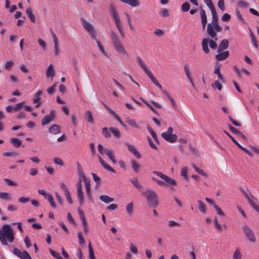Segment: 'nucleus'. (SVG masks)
<instances>
[{"label": "nucleus", "instance_id": "obj_1", "mask_svg": "<svg viewBox=\"0 0 259 259\" xmlns=\"http://www.w3.org/2000/svg\"><path fill=\"white\" fill-rule=\"evenodd\" d=\"M3 230H0V241L3 245H8V242L12 243L14 239V233L13 229L9 225H4Z\"/></svg>", "mask_w": 259, "mask_h": 259}, {"label": "nucleus", "instance_id": "obj_2", "mask_svg": "<svg viewBox=\"0 0 259 259\" xmlns=\"http://www.w3.org/2000/svg\"><path fill=\"white\" fill-rule=\"evenodd\" d=\"M143 195L147 198L150 206L156 207L158 206L159 204L158 196L154 191L148 189L143 193Z\"/></svg>", "mask_w": 259, "mask_h": 259}, {"label": "nucleus", "instance_id": "obj_3", "mask_svg": "<svg viewBox=\"0 0 259 259\" xmlns=\"http://www.w3.org/2000/svg\"><path fill=\"white\" fill-rule=\"evenodd\" d=\"M109 9L110 14L115 22L116 26L121 36L123 37L124 35L123 28L122 26L119 15L116 10L114 5L113 4H111L110 5Z\"/></svg>", "mask_w": 259, "mask_h": 259}, {"label": "nucleus", "instance_id": "obj_4", "mask_svg": "<svg viewBox=\"0 0 259 259\" xmlns=\"http://www.w3.org/2000/svg\"><path fill=\"white\" fill-rule=\"evenodd\" d=\"M111 38L116 51L119 53H120V55H125L126 56H128L125 49L120 42L118 36L116 33L113 31L111 32Z\"/></svg>", "mask_w": 259, "mask_h": 259}, {"label": "nucleus", "instance_id": "obj_5", "mask_svg": "<svg viewBox=\"0 0 259 259\" xmlns=\"http://www.w3.org/2000/svg\"><path fill=\"white\" fill-rule=\"evenodd\" d=\"M222 29V28L220 25L215 24L208 23L207 26V33L208 35L212 39L215 40H218L217 32H220Z\"/></svg>", "mask_w": 259, "mask_h": 259}, {"label": "nucleus", "instance_id": "obj_6", "mask_svg": "<svg viewBox=\"0 0 259 259\" xmlns=\"http://www.w3.org/2000/svg\"><path fill=\"white\" fill-rule=\"evenodd\" d=\"M172 132L173 128L170 126L168 128L167 132L162 133L161 137L166 141L174 143L177 141L178 137L177 135L173 134Z\"/></svg>", "mask_w": 259, "mask_h": 259}, {"label": "nucleus", "instance_id": "obj_7", "mask_svg": "<svg viewBox=\"0 0 259 259\" xmlns=\"http://www.w3.org/2000/svg\"><path fill=\"white\" fill-rule=\"evenodd\" d=\"M80 21L83 28L89 32L94 39H96V33L92 24L83 18H80Z\"/></svg>", "mask_w": 259, "mask_h": 259}, {"label": "nucleus", "instance_id": "obj_8", "mask_svg": "<svg viewBox=\"0 0 259 259\" xmlns=\"http://www.w3.org/2000/svg\"><path fill=\"white\" fill-rule=\"evenodd\" d=\"M153 173L156 174V175L159 176L161 179L164 180L165 181V182L167 183V184L171 186H176L177 185V183L175 180L167 176L166 175L163 174L161 172L153 171ZM170 189L171 190H174V188L172 187H171Z\"/></svg>", "mask_w": 259, "mask_h": 259}, {"label": "nucleus", "instance_id": "obj_9", "mask_svg": "<svg viewBox=\"0 0 259 259\" xmlns=\"http://www.w3.org/2000/svg\"><path fill=\"white\" fill-rule=\"evenodd\" d=\"M242 229L247 239L251 242H255L256 238L253 231L246 225Z\"/></svg>", "mask_w": 259, "mask_h": 259}, {"label": "nucleus", "instance_id": "obj_10", "mask_svg": "<svg viewBox=\"0 0 259 259\" xmlns=\"http://www.w3.org/2000/svg\"><path fill=\"white\" fill-rule=\"evenodd\" d=\"M77 191V198L79 200V205L82 206L84 202L83 193L82 190L81 180L80 179L76 185Z\"/></svg>", "mask_w": 259, "mask_h": 259}, {"label": "nucleus", "instance_id": "obj_11", "mask_svg": "<svg viewBox=\"0 0 259 259\" xmlns=\"http://www.w3.org/2000/svg\"><path fill=\"white\" fill-rule=\"evenodd\" d=\"M224 132L231 139L232 142L235 144L240 149L244 151L246 154L249 155L250 157H252L253 153L250 152L247 149L242 146L229 133L226 131H224Z\"/></svg>", "mask_w": 259, "mask_h": 259}, {"label": "nucleus", "instance_id": "obj_12", "mask_svg": "<svg viewBox=\"0 0 259 259\" xmlns=\"http://www.w3.org/2000/svg\"><path fill=\"white\" fill-rule=\"evenodd\" d=\"M140 100L145 104H146L149 108H150L153 112H155L156 109L161 108V106L157 102H154L153 101L146 102L142 98H140Z\"/></svg>", "mask_w": 259, "mask_h": 259}, {"label": "nucleus", "instance_id": "obj_13", "mask_svg": "<svg viewBox=\"0 0 259 259\" xmlns=\"http://www.w3.org/2000/svg\"><path fill=\"white\" fill-rule=\"evenodd\" d=\"M128 150L131 152L138 159L141 158V155L140 152L137 150L135 147L128 143L126 144Z\"/></svg>", "mask_w": 259, "mask_h": 259}, {"label": "nucleus", "instance_id": "obj_14", "mask_svg": "<svg viewBox=\"0 0 259 259\" xmlns=\"http://www.w3.org/2000/svg\"><path fill=\"white\" fill-rule=\"evenodd\" d=\"M229 47V40L227 39H223L220 44L218 49V53H221L224 50H226Z\"/></svg>", "mask_w": 259, "mask_h": 259}, {"label": "nucleus", "instance_id": "obj_15", "mask_svg": "<svg viewBox=\"0 0 259 259\" xmlns=\"http://www.w3.org/2000/svg\"><path fill=\"white\" fill-rule=\"evenodd\" d=\"M56 114L46 115L41 120V124L42 126L49 124L51 121L54 120Z\"/></svg>", "mask_w": 259, "mask_h": 259}, {"label": "nucleus", "instance_id": "obj_16", "mask_svg": "<svg viewBox=\"0 0 259 259\" xmlns=\"http://www.w3.org/2000/svg\"><path fill=\"white\" fill-rule=\"evenodd\" d=\"M61 127L60 125L54 124L49 128V132L50 134L57 135L61 132Z\"/></svg>", "mask_w": 259, "mask_h": 259}, {"label": "nucleus", "instance_id": "obj_17", "mask_svg": "<svg viewBox=\"0 0 259 259\" xmlns=\"http://www.w3.org/2000/svg\"><path fill=\"white\" fill-rule=\"evenodd\" d=\"M215 58L218 61H223L226 59L229 56V52L228 51H223L221 53H218Z\"/></svg>", "mask_w": 259, "mask_h": 259}, {"label": "nucleus", "instance_id": "obj_18", "mask_svg": "<svg viewBox=\"0 0 259 259\" xmlns=\"http://www.w3.org/2000/svg\"><path fill=\"white\" fill-rule=\"evenodd\" d=\"M200 14L201 19V22L202 24V28H203V29H205L206 25L207 22V17H206V15L205 10H203V9H201Z\"/></svg>", "mask_w": 259, "mask_h": 259}, {"label": "nucleus", "instance_id": "obj_19", "mask_svg": "<svg viewBox=\"0 0 259 259\" xmlns=\"http://www.w3.org/2000/svg\"><path fill=\"white\" fill-rule=\"evenodd\" d=\"M162 93L164 97L167 99L172 107L176 108L177 107V104L171 95L165 90H162Z\"/></svg>", "mask_w": 259, "mask_h": 259}, {"label": "nucleus", "instance_id": "obj_20", "mask_svg": "<svg viewBox=\"0 0 259 259\" xmlns=\"http://www.w3.org/2000/svg\"><path fill=\"white\" fill-rule=\"evenodd\" d=\"M99 162L103 166V167L105 168L106 170L110 171L112 172L115 173L116 171L111 167L109 164H108L102 158L101 156H99L98 157Z\"/></svg>", "mask_w": 259, "mask_h": 259}, {"label": "nucleus", "instance_id": "obj_21", "mask_svg": "<svg viewBox=\"0 0 259 259\" xmlns=\"http://www.w3.org/2000/svg\"><path fill=\"white\" fill-rule=\"evenodd\" d=\"M42 93V91L38 90L34 95V98L33 99V103L36 105V107H38L41 102H40V95Z\"/></svg>", "mask_w": 259, "mask_h": 259}, {"label": "nucleus", "instance_id": "obj_22", "mask_svg": "<svg viewBox=\"0 0 259 259\" xmlns=\"http://www.w3.org/2000/svg\"><path fill=\"white\" fill-rule=\"evenodd\" d=\"M136 59L139 65L143 69L146 73H147L148 72L150 71V70L148 69L144 60H142L140 57L137 56Z\"/></svg>", "mask_w": 259, "mask_h": 259}, {"label": "nucleus", "instance_id": "obj_23", "mask_svg": "<svg viewBox=\"0 0 259 259\" xmlns=\"http://www.w3.org/2000/svg\"><path fill=\"white\" fill-rule=\"evenodd\" d=\"M146 74L147 75V76L150 78V79H151V80L152 81V82L156 85L157 86L158 88H159V89L162 90V87L161 86V85L158 82V81H157V80L156 79V78L154 76V75L152 74V73H151V72L150 71H149V72H148Z\"/></svg>", "mask_w": 259, "mask_h": 259}, {"label": "nucleus", "instance_id": "obj_24", "mask_svg": "<svg viewBox=\"0 0 259 259\" xmlns=\"http://www.w3.org/2000/svg\"><path fill=\"white\" fill-rule=\"evenodd\" d=\"M208 38H204L202 40V48L205 54H208L210 52L208 47Z\"/></svg>", "mask_w": 259, "mask_h": 259}, {"label": "nucleus", "instance_id": "obj_25", "mask_svg": "<svg viewBox=\"0 0 259 259\" xmlns=\"http://www.w3.org/2000/svg\"><path fill=\"white\" fill-rule=\"evenodd\" d=\"M55 74V70L52 64H50L47 69L46 76L51 77L52 80Z\"/></svg>", "mask_w": 259, "mask_h": 259}, {"label": "nucleus", "instance_id": "obj_26", "mask_svg": "<svg viewBox=\"0 0 259 259\" xmlns=\"http://www.w3.org/2000/svg\"><path fill=\"white\" fill-rule=\"evenodd\" d=\"M10 143L14 148H19L22 145V141L19 139L13 138L10 139Z\"/></svg>", "mask_w": 259, "mask_h": 259}, {"label": "nucleus", "instance_id": "obj_27", "mask_svg": "<svg viewBox=\"0 0 259 259\" xmlns=\"http://www.w3.org/2000/svg\"><path fill=\"white\" fill-rule=\"evenodd\" d=\"M26 13L28 17V18L30 19V21L32 22H35L36 21L35 16L33 15L32 13V10L31 8H27L26 10Z\"/></svg>", "mask_w": 259, "mask_h": 259}, {"label": "nucleus", "instance_id": "obj_28", "mask_svg": "<svg viewBox=\"0 0 259 259\" xmlns=\"http://www.w3.org/2000/svg\"><path fill=\"white\" fill-rule=\"evenodd\" d=\"M120 1L132 7H137L140 4L138 0H120Z\"/></svg>", "mask_w": 259, "mask_h": 259}, {"label": "nucleus", "instance_id": "obj_29", "mask_svg": "<svg viewBox=\"0 0 259 259\" xmlns=\"http://www.w3.org/2000/svg\"><path fill=\"white\" fill-rule=\"evenodd\" d=\"M210 11H211L212 18L211 22L210 23L219 25V22H218V15L216 13L215 8L213 9L212 10H210Z\"/></svg>", "mask_w": 259, "mask_h": 259}, {"label": "nucleus", "instance_id": "obj_30", "mask_svg": "<svg viewBox=\"0 0 259 259\" xmlns=\"http://www.w3.org/2000/svg\"><path fill=\"white\" fill-rule=\"evenodd\" d=\"M100 199L105 203H109L113 201V198L108 196V195H101Z\"/></svg>", "mask_w": 259, "mask_h": 259}, {"label": "nucleus", "instance_id": "obj_31", "mask_svg": "<svg viewBox=\"0 0 259 259\" xmlns=\"http://www.w3.org/2000/svg\"><path fill=\"white\" fill-rule=\"evenodd\" d=\"M132 167L133 170L136 172H138L141 167V165L139 164L135 160H131Z\"/></svg>", "mask_w": 259, "mask_h": 259}, {"label": "nucleus", "instance_id": "obj_32", "mask_svg": "<svg viewBox=\"0 0 259 259\" xmlns=\"http://www.w3.org/2000/svg\"><path fill=\"white\" fill-rule=\"evenodd\" d=\"M89 251V257L90 259H96L93 248L92 246V243L90 241H89L88 244Z\"/></svg>", "mask_w": 259, "mask_h": 259}, {"label": "nucleus", "instance_id": "obj_33", "mask_svg": "<svg viewBox=\"0 0 259 259\" xmlns=\"http://www.w3.org/2000/svg\"><path fill=\"white\" fill-rule=\"evenodd\" d=\"M198 203L199 204V209L201 212L203 213H205L206 212V205L201 200H198Z\"/></svg>", "mask_w": 259, "mask_h": 259}, {"label": "nucleus", "instance_id": "obj_34", "mask_svg": "<svg viewBox=\"0 0 259 259\" xmlns=\"http://www.w3.org/2000/svg\"><path fill=\"white\" fill-rule=\"evenodd\" d=\"M47 198L48 201H49L51 206L53 208L55 209L57 207V205L54 200V198H53V196L52 195V194L48 193L47 194Z\"/></svg>", "mask_w": 259, "mask_h": 259}, {"label": "nucleus", "instance_id": "obj_35", "mask_svg": "<svg viewBox=\"0 0 259 259\" xmlns=\"http://www.w3.org/2000/svg\"><path fill=\"white\" fill-rule=\"evenodd\" d=\"M109 131L112 133L113 135L115 137L117 138H119L120 137V133L118 129L115 128L113 127H111L109 128Z\"/></svg>", "mask_w": 259, "mask_h": 259}, {"label": "nucleus", "instance_id": "obj_36", "mask_svg": "<svg viewBox=\"0 0 259 259\" xmlns=\"http://www.w3.org/2000/svg\"><path fill=\"white\" fill-rule=\"evenodd\" d=\"M97 42V45L99 48V49H100V51L101 52V53L102 54H103L104 55H105L106 56H107V54L106 53V52L105 51L104 47H103L102 45L101 44V43L100 42V41H99L96 38V39H95Z\"/></svg>", "mask_w": 259, "mask_h": 259}, {"label": "nucleus", "instance_id": "obj_37", "mask_svg": "<svg viewBox=\"0 0 259 259\" xmlns=\"http://www.w3.org/2000/svg\"><path fill=\"white\" fill-rule=\"evenodd\" d=\"M104 153H105L110 159H113L114 157V152L111 149H105Z\"/></svg>", "mask_w": 259, "mask_h": 259}, {"label": "nucleus", "instance_id": "obj_38", "mask_svg": "<svg viewBox=\"0 0 259 259\" xmlns=\"http://www.w3.org/2000/svg\"><path fill=\"white\" fill-rule=\"evenodd\" d=\"M215 41L216 40L213 39H209L208 38V44H209V46L211 49L215 50L217 48L218 45L215 42Z\"/></svg>", "mask_w": 259, "mask_h": 259}, {"label": "nucleus", "instance_id": "obj_39", "mask_svg": "<svg viewBox=\"0 0 259 259\" xmlns=\"http://www.w3.org/2000/svg\"><path fill=\"white\" fill-rule=\"evenodd\" d=\"M0 198L4 200H9L10 199V194L8 192H0Z\"/></svg>", "mask_w": 259, "mask_h": 259}, {"label": "nucleus", "instance_id": "obj_40", "mask_svg": "<svg viewBox=\"0 0 259 259\" xmlns=\"http://www.w3.org/2000/svg\"><path fill=\"white\" fill-rule=\"evenodd\" d=\"M184 70H185V72L187 77H188V78L189 80H191L192 77L191 75V72L189 69L188 65L185 64L184 65Z\"/></svg>", "mask_w": 259, "mask_h": 259}, {"label": "nucleus", "instance_id": "obj_41", "mask_svg": "<svg viewBox=\"0 0 259 259\" xmlns=\"http://www.w3.org/2000/svg\"><path fill=\"white\" fill-rule=\"evenodd\" d=\"M126 209L127 213L129 215H131L133 212V202H130L128 203L126 207Z\"/></svg>", "mask_w": 259, "mask_h": 259}, {"label": "nucleus", "instance_id": "obj_42", "mask_svg": "<svg viewBox=\"0 0 259 259\" xmlns=\"http://www.w3.org/2000/svg\"><path fill=\"white\" fill-rule=\"evenodd\" d=\"M77 165L78 174L79 176L80 177H82L83 179H84V177H86V176L84 175V174L82 171V169L81 166V165L80 164V163L78 162H77Z\"/></svg>", "mask_w": 259, "mask_h": 259}, {"label": "nucleus", "instance_id": "obj_43", "mask_svg": "<svg viewBox=\"0 0 259 259\" xmlns=\"http://www.w3.org/2000/svg\"><path fill=\"white\" fill-rule=\"evenodd\" d=\"M4 182L5 183L8 185V186H17L18 184L16 182H13V181L9 179L5 178L4 179Z\"/></svg>", "mask_w": 259, "mask_h": 259}, {"label": "nucleus", "instance_id": "obj_44", "mask_svg": "<svg viewBox=\"0 0 259 259\" xmlns=\"http://www.w3.org/2000/svg\"><path fill=\"white\" fill-rule=\"evenodd\" d=\"M78 238L79 245H83L85 244V240L82 236V232L80 231L78 233Z\"/></svg>", "mask_w": 259, "mask_h": 259}, {"label": "nucleus", "instance_id": "obj_45", "mask_svg": "<svg viewBox=\"0 0 259 259\" xmlns=\"http://www.w3.org/2000/svg\"><path fill=\"white\" fill-rule=\"evenodd\" d=\"M3 155L5 156H17L18 153L15 151H7L3 153Z\"/></svg>", "mask_w": 259, "mask_h": 259}, {"label": "nucleus", "instance_id": "obj_46", "mask_svg": "<svg viewBox=\"0 0 259 259\" xmlns=\"http://www.w3.org/2000/svg\"><path fill=\"white\" fill-rule=\"evenodd\" d=\"M24 102L18 103L13 106L14 112L19 111L23 107Z\"/></svg>", "mask_w": 259, "mask_h": 259}, {"label": "nucleus", "instance_id": "obj_47", "mask_svg": "<svg viewBox=\"0 0 259 259\" xmlns=\"http://www.w3.org/2000/svg\"><path fill=\"white\" fill-rule=\"evenodd\" d=\"M187 171L188 170L187 167H183L181 171V176L184 177L186 180H188V177L187 176Z\"/></svg>", "mask_w": 259, "mask_h": 259}, {"label": "nucleus", "instance_id": "obj_48", "mask_svg": "<svg viewBox=\"0 0 259 259\" xmlns=\"http://www.w3.org/2000/svg\"><path fill=\"white\" fill-rule=\"evenodd\" d=\"M190 4L188 2L184 3L181 6V9L182 11L186 12L189 10L190 9Z\"/></svg>", "mask_w": 259, "mask_h": 259}, {"label": "nucleus", "instance_id": "obj_49", "mask_svg": "<svg viewBox=\"0 0 259 259\" xmlns=\"http://www.w3.org/2000/svg\"><path fill=\"white\" fill-rule=\"evenodd\" d=\"M213 207L217 212V213L220 216H225V213L222 210L221 208L217 204H213Z\"/></svg>", "mask_w": 259, "mask_h": 259}, {"label": "nucleus", "instance_id": "obj_50", "mask_svg": "<svg viewBox=\"0 0 259 259\" xmlns=\"http://www.w3.org/2000/svg\"><path fill=\"white\" fill-rule=\"evenodd\" d=\"M21 259H32L30 255L27 251L24 250L22 251L21 256H20Z\"/></svg>", "mask_w": 259, "mask_h": 259}, {"label": "nucleus", "instance_id": "obj_51", "mask_svg": "<svg viewBox=\"0 0 259 259\" xmlns=\"http://www.w3.org/2000/svg\"><path fill=\"white\" fill-rule=\"evenodd\" d=\"M240 190L241 192L243 193V194L245 195L246 198L247 199H249V198L252 197V199H254V197L253 195H251V193L249 192V193H247L244 189L243 188H241Z\"/></svg>", "mask_w": 259, "mask_h": 259}, {"label": "nucleus", "instance_id": "obj_52", "mask_svg": "<svg viewBox=\"0 0 259 259\" xmlns=\"http://www.w3.org/2000/svg\"><path fill=\"white\" fill-rule=\"evenodd\" d=\"M131 182L138 189H140L142 188V186L138 182V179L136 178L134 180H131Z\"/></svg>", "mask_w": 259, "mask_h": 259}, {"label": "nucleus", "instance_id": "obj_53", "mask_svg": "<svg viewBox=\"0 0 259 259\" xmlns=\"http://www.w3.org/2000/svg\"><path fill=\"white\" fill-rule=\"evenodd\" d=\"M212 87L213 88H217L219 91H221L222 89V85L219 80H215L213 83L212 84Z\"/></svg>", "mask_w": 259, "mask_h": 259}, {"label": "nucleus", "instance_id": "obj_54", "mask_svg": "<svg viewBox=\"0 0 259 259\" xmlns=\"http://www.w3.org/2000/svg\"><path fill=\"white\" fill-rule=\"evenodd\" d=\"M242 255L239 249H236L233 254V259H241Z\"/></svg>", "mask_w": 259, "mask_h": 259}, {"label": "nucleus", "instance_id": "obj_55", "mask_svg": "<svg viewBox=\"0 0 259 259\" xmlns=\"http://www.w3.org/2000/svg\"><path fill=\"white\" fill-rule=\"evenodd\" d=\"M213 222H214V226L215 227L217 228V229H218V230L219 231H222V227L221 226V225L219 224L218 223V220L217 219V218L215 217L214 219H213Z\"/></svg>", "mask_w": 259, "mask_h": 259}, {"label": "nucleus", "instance_id": "obj_56", "mask_svg": "<svg viewBox=\"0 0 259 259\" xmlns=\"http://www.w3.org/2000/svg\"><path fill=\"white\" fill-rule=\"evenodd\" d=\"M92 176L97 185H100L101 182V178L95 173H92Z\"/></svg>", "mask_w": 259, "mask_h": 259}, {"label": "nucleus", "instance_id": "obj_57", "mask_svg": "<svg viewBox=\"0 0 259 259\" xmlns=\"http://www.w3.org/2000/svg\"><path fill=\"white\" fill-rule=\"evenodd\" d=\"M102 133L103 135L107 138H110L111 137V134L108 131V128L107 127H103L102 128Z\"/></svg>", "mask_w": 259, "mask_h": 259}, {"label": "nucleus", "instance_id": "obj_58", "mask_svg": "<svg viewBox=\"0 0 259 259\" xmlns=\"http://www.w3.org/2000/svg\"><path fill=\"white\" fill-rule=\"evenodd\" d=\"M159 14L162 17H167L169 15L168 10L165 8L161 9L159 12Z\"/></svg>", "mask_w": 259, "mask_h": 259}, {"label": "nucleus", "instance_id": "obj_59", "mask_svg": "<svg viewBox=\"0 0 259 259\" xmlns=\"http://www.w3.org/2000/svg\"><path fill=\"white\" fill-rule=\"evenodd\" d=\"M203 1L209 8L210 10L214 9V7L211 2V0H203Z\"/></svg>", "mask_w": 259, "mask_h": 259}, {"label": "nucleus", "instance_id": "obj_60", "mask_svg": "<svg viewBox=\"0 0 259 259\" xmlns=\"http://www.w3.org/2000/svg\"><path fill=\"white\" fill-rule=\"evenodd\" d=\"M250 36H251V41H252L253 46H254V47L256 49H257L258 47L257 42L256 40L255 36H254L252 32H251Z\"/></svg>", "mask_w": 259, "mask_h": 259}, {"label": "nucleus", "instance_id": "obj_61", "mask_svg": "<svg viewBox=\"0 0 259 259\" xmlns=\"http://www.w3.org/2000/svg\"><path fill=\"white\" fill-rule=\"evenodd\" d=\"M13 64V62L11 60L6 62L5 68L6 70H10Z\"/></svg>", "mask_w": 259, "mask_h": 259}, {"label": "nucleus", "instance_id": "obj_62", "mask_svg": "<svg viewBox=\"0 0 259 259\" xmlns=\"http://www.w3.org/2000/svg\"><path fill=\"white\" fill-rule=\"evenodd\" d=\"M54 162L58 165L63 166L64 165L62 160L58 157H56L53 160Z\"/></svg>", "mask_w": 259, "mask_h": 259}, {"label": "nucleus", "instance_id": "obj_63", "mask_svg": "<svg viewBox=\"0 0 259 259\" xmlns=\"http://www.w3.org/2000/svg\"><path fill=\"white\" fill-rule=\"evenodd\" d=\"M83 181L85 184V189L91 188L90 180L87 177H84Z\"/></svg>", "mask_w": 259, "mask_h": 259}, {"label": "nucleus", "instance_id": "obj_64", "mask_svg": "<svg viewBox=\"0 0 259 259\" xmlns=\"http://www.w3.org/2000/svg\"><path fill=\"white\" fill-rule=\"evenodd\" d=\"M228 126L230 131L234 134L237 135L238 133H239L240 131H238L236 128L233 127L230 124H228Z\"/></svg>", "mask_w": 259, "mask_h": 259}]
</instances>
